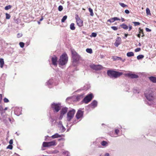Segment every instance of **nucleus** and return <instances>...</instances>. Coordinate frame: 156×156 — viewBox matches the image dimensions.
Listing matches in <instances>:
<instances>
[{
  "mask_svg": "<svg viewBox=\"0 0 156 156\" xmlns=\"http://www.w3.org/2000/svg\"><path fill=\"white\" fill-rule=\"evenodd\" d=\"M22 109L16 107L14 110V113L17 116H19L21 114Z\"/></svg>",
  "mask_w": 156,
  "mask_h": 156,
  "instance_id": "nucleus-12",
  "label": "nucleus"
},
{
  "mask_svg": "<svg viewBox=\"0 0 156 156\" xmlns=\"http://www.w3.org/2000/svg\"><path fill=\"white\" fill-rule=\"evenodd\" d=\"M97 35V34L96 33H94V32H93L91 34V37H96Z\"/></svg>",
  "mask_w": 156,
  "mask_h": 156,
  "instance_id": "nucleus-39",
  "label": "nucleus"
},
{
  "mask_svg": "<svg viewBox=\"0 0 156 156\" xmlns=\"http://www.w3.org/2000/svg\"><path fill=\"white\" fill-rule=\"evenodd\" d=\"M111 28L114 30H116L118 29L117 27L115 26H112Z\"/></svg>",
  "mask_w": 156,
  "mask_h": 156,
  "instance_id": "nucleus-45",
  "label": "nucleus"
},
{
  "mask_svg": "<svg viewBox=\"0 0 156 156\" xmlns=\"http://www.w3.org/2000/svg\"><path fill=\"white\" fill-rule=\"evenodd\" d=\"M23 34L22 33H18L17 35V37L18 38H20L22 37Z\"/></svg>",
  "mask_w": 156,
  "mask_h": 156,
  "instance_id": "nucleus-47",
  "label": "nucleus"
},
{
  "mask_svg": "<svg viewBox=\"0 0 156 156\" xmlns=\"http://www.w3.org/2000/svg\"><path fill=\"white\" fill-rule=\"evenodd\" d=\"M58 125L59 126V127H60L62 125V122L61 121H60L58 122Z\"/></svg>",
  "mask_w": 156,
  "mask_h": 156,
  "instance_id": "nucleus-57",
  "label": "nucleus"
},
{
  "mask_svg": "<svg viewBox=\"0 0 156 156\" xmlns=\"http://www.w3.org/2000/svg\"><path fill=\"white\" fill-rule=\"evenodd\" d=\"M150 80L154 83H156V77L154 76H151L149 77Z\"/></svg>",
  "mask_w": 156,
  "mask_h": 156,
  "instance_id": "nucleus-18",
  "label": "nucleus"
},
{
  "mask_svg": "<svg viewBox=\"0 0 156 156\" xmlns=\"http://www.w3.org/2000/svg\"><path fill=\"white\" fill-rule=\"evenodd\" d=\"M144 57V55H140L137 56V58L138 60L142 59Z\"/></svg>",
  "mask_w": 156,
  "mask_h": 156,
  "instance_id": "nucleus-31",
  "label": "nucleus"
},
{
  "mask_svg": "<svg viewBox=\"0 0 156 156\" xmlns=\"http://www.w3.org/2000/svg\"><path fill=\"white\" fill-rule=\"evenodd\" d=\"M75 112V110L74 109L69 111L67 114V120L70 121L73 118Z\"/></svg>",
  "mask_w": 156,
  "mask_h": 156,
  "instance_id": "nucleus-3",
  "label": "nucleus"
},
{
  "mask_svg": "<svg viewBox=\"0 0 156 156\" xmlns=\"http://www.w3.org/2000/svg\"><path fill=\"white\" fill-rule=\"evenodd\" d=\"M13 143V140L12 139L10 140L9 141V144H10L12 145V144Z\"/></svg>",
  "mask_w": 156,
  "mask_h": 156,
  "instance_id": "nucleus-56",
  "label": "nucleus"
},
{
  "mask_svg": "<svg viewBox=\"0 0 156 156\" xmlns=\"http://www.w3.org/2000/svg\"><path fill=\"white\" fill-rule=\"evenodd\" d=\"M83 97V94H80L78 95L76 97V99L77 101H79L80 99H81Z\"/></svg>",
  "mask_w": 156,
  "mask_h": 156,
  "instance_id": "nucleus-21",
  "label": "nucleus"
},
{
  "mask_svg": "<svg viewBox=\"0 0 156 156\" xmlns=\"http://www.w3.org/2000/svg\"><path fill=\"white\" fill-rule=\"evenodd\" d=\"M90 67L92 69L96 71L102 69V66L101 65H95L92 64L90 66Z\"/></svg>",
  "mask_w": 156,
  "mask_h": 156,
  "instance_id": "nucleus-9",
  "label": "nucleus"
},
{
  "mask_svg": "<svg viewBox=\"0 0 156 156\" xmlns=\"http://www.w3.org/2000/svg\"><path fill=\"white\" fill-rule=\"evenodd\" d=\"M128 27L129 28L128 30L129 31H130L132 28V26L130 24H129Z\"/></svg>",
  "mask_w": 156,
  "mask_h": 156,
  "instance_id": "nucleus-52",
  "label": "nucleus"
},
{
  "mask_svg": "<svg viewBox=\"0 0 156 156\" xmlns=\"http://www.w3.org/2000/svg\"><path fill=\"white\" fill-rule=\"evenodd\" d=\"M113 20V21H115L116 20H120V19L119 18H118L117 17H114V18H112Z\"/></svg>",
  "mask_w": 156,
  "mask_h": 156,
  "instance_id": "nucleus-49",
  "label": "nucleus"
},
{
  "mask_svg": "<svg viewBox=\"0 0 156 156\" xmlns=\"http://www.w3.org/2000/svg\"><path fill=\"white\" fill-rule=\"evenodd\" d=\"M63 9V7L62 5H60L58 7V10L59 11H62Z\"/></svg>",
  "mask_w": 156,
  "mask_h": 156,
  "instance_id": "nucleus-43",
  "label": "nucleus"
},
{
  "mask_svg": "<svg viewBox=\"0 0 156 156\" xmlns=\"http://www.w3.org/2000/svg\"><path fill=\"white\" fill-rule=\"evenodd\" d=\"M70 28L72 30H74L75 29L74 23H71L70 25Z\"/></svg>",
  "mask_w": 156,
  "mask_h": 156,
  "instance_id": "nucleus-26",
  "label": "nucleus"
},
{
  "mask_svg": "<svg viewBox=\"0 0 156 156\" xmlns=\"http://www.w3.org/2000/svg\"><path fill=\"white\" fill-rule=\"evenodd\" d=\"M121 20L122 22H124L125 21V19L122 18H121Z\"/></svg>",
  "mask_w": 156,
  "mask_h": 156,
  "instance_id": "nucleus-63",
  "label": "nucleus"
},
{
  "mask_svg": "<svg viewBox=\"0 0 156 156\" xmlns=\"http://www.w3.org/2000/svg\"><path fill=\"white\" fill-rule=\"evenodd\" d=\"M97 101L95 100H94L90 105V106L92 108H94L97 106Z\"/></svg>",
  "mask_w": 156,
  "mask_h": 156,
  "instance_id": "nucleus-15",
  "label": "nucleus"
},
{
  "mask_svg": "<svg viewBox=\"0 0 156 156\" xmlns=\"http://www.w3.org/2000/svg\"><path fill=\"white\" fill-rule=\"evenodd\" d=\"M76 22L77 25L80 27H81L83 25V21L78 17V15H76Z\"/></svg>",
  "mask_w": 156,
  "mask_h": 156,
  "instance_id": "nucleus-10",
  "label": "nucleus"
},
{
  "mask_svg": "<svg viewBox=\"0 0 156 156\" xmlns=\"http://www.w3.org/2000/svg\"><path fill=\"white\" fill-rule=\"evenodd\" d=\"M6 15V19H9L10 18V16L9 14L6 13L5 14Z\"/></svg>",
  "mask_w": 156,
  "mask_h": 156,
  "instance_id": "nucleus-37",
  "label": "nucleus"
},
{
  "mask_svg": "<svg viewBox=\"0 0 156 156\" xmlns=\"http://www.w3.org/2000/svg\"><path fill=\"white\" fill-rule=\"evenodd\" d=\"M141 50V48H137L135 50V51L136 52H137Z\"/></svg>",
  "mask_w": 156,
  "mask_h": 156,
  "instance_id": "nucleus-51",
  "label": "nucleus"
},
{
  "mask_svg": "<svg viewBox=\"0 0 156 156\" xmlns=\"http://www.w3.org/2000/svg\"><path fill=\"white\" fill-rule=\"evenodd\" d=\"M56 145V143L55 140L49 142H44L42 144V146L44 147H48L52 146H55Z\"/></svg>",
  "mask_w": 156,
  "mask_h": 156,
  "instance_id": "nucleus-5",
  "label": "nucleus"
},
{
  "mask_svg": "<svg viewBox=\"0 0 156 156\" xmlns=\"http://www.w3.org/2000/svg\"><path fill=\"white\" fill-rule=\"evenodd\" d=\"M114 60H122V58L119 57L115 56L114 58Z\"/></svg>",
  "mask_w": 156,
  "mask_h": 156,
  "instance_id": "nucleus-33",
  "label": "nucleus"
},
{
  "mask_svg": "<svg viewBox=\"0 0 156 156\" xmlns=\"http://www.w3.org/2000/svg\"><path fill=\"white\" fill-rule=\"evenodd\" d=\"M2 99V94H0V104L1 102V101Z\"/></svg>",
  "mask_w": 156,
  "mask_h": 156,
  "instance_id": "nucleus-59",
  "label": "nucleus"
},
{
  "mask_svg": "<svg viewBox=\"0 0 156 156\" xmlns=\"http://www.w3.org/2000/svg\"><path fill=\"white\" fill-rule=\"evenodd\" d=\"M133 23L134 24L135 26H137L140 24V23L139 22H133Z\"/></svg>",
  "mask_w": 156,
  "mask_h": 156,
  "instance_id": "nucleus-38",
  "label": "nucleus"
},
{
  "mask_svg": "<svg viewBox=\"0 0 156 156\" xmlns=\"http://www.w3.org/2000/svg\"><path fill=\"white\" fill-rule=\"evenodd\" d=\"M68 61V57L67 54L63 53L60 56V59L58 61V64L61 66L65 65L67 63Z\"/></svg>",
  "mask_w": 156,
  "mask_h": 156,
  "instance_id": "nucleus-2",
  "label": "nucleus"
},
{
  "mask_svg": "<svg viewBox=\"0 0 156 156\" xmlns=\"http://www.w3.org/2000/svg\"><path fill=\"white\" fill-rule=\"evenodd\" d=\"M125 12L126 13V14H128L129 13V11L128 10V9H126V10H125Z\"/></svg>",
  "mask_w": 156,
  "mask_h": 156,
  "instance_id": "nucleus-58",
  "label": "nucleus"
},
{
  "mask_svg": "<svg viewBox=\"0 0 156 156\" xmlns=\"http://www.w3.org/2000/svg\"><path fill=\"white\" fill-rule=\"evenodd\" d=\"M86 51L87 52L90 54H91L92 53V50L91 48H87L86 49Z\"/></svg>",
  "mask_w": 156,
  "mask_h": 156,
  "instance_id": "nucleus-29",
  "label": "nucleus"
},
{
  "mask_svg": "<svg viewBox=\"0 0 156 156\" xmlns=\"http://www.w3.org/2000/svg\"><path fill=\"white\" fill-rule=\"evenodd\" d=\"M11 7H12V6L9 5H7V6H6L5 8V10H8V9H10V8H11Z\"/></svg>",
  "mask_w": 156,
  "mask_h": 156,
  "instance_id": "nucleus-35",
  "label": "nucleus"
},
{
  "mask_svg": "<svg viewBox=\"0 0 156 156\" xmlns=\"http://www.w3.org/2000/svg\"><path fill=\"white\" fill-rule=\"evenodd\" d=\"M145 30L147 32H151V30L148 28H146Z\"/></svg>",
  "mask_w": 156,
  "mask_h": 156,
  "instance_id": "nucleus-55",
  "label": "nucleus"
},
{
  "mask_svg": "<svg viewBox=\"0 0 156 156\" xmlns=\"http://www.w3.org/2000/svg\"><path fill=\"white\" fill-rule=\"evenodd\" d=\"M67 17V16L65 15L62 17V19L61 20V22L62 23H64L65 22V21L66 20Z\"/></svg>",
  "mask_w": 156,
  "mask_h": 156,
  "instance_id": "nucleus-30",
  "label": "nucleus"
},
{
  "mask_svg": "<svg viewBox=\"0 0 156 156\" xmlns=\"http://www.w3.org/2000/svg\"><path fill=\"white\" fill-rule=\"evenodd\" d=\"M145 95L147 99L149 101H152L154 99L153 94L152 92H150L147 94L145 93Z\"/></svg>",
  "mask_w": 156,
  "mask_h": 156,
  "instance_id": "nucleus-8",
  "label": "nucleus"
},
{
  "mask_svg": "<svg viewBox=\"0 0 156 156\" xmlns=\"http://www.w3.org/2000/svg\"><path fill=\"white\" fill-rule=\"evenodd\" d=\"M126 55L128 57H130L133 56L134 54L133 52H129L127 53Z\"/></svg>",
  "mask_w": 156,
  "mask_h": 156,
  "instance_id": "nucleus-25",
  "label": "nucleus"
},
{
  "mask_svg": "<svg viewBox=\"0 0 156 156\" xmlns=\"http://www.w3.org/2000/svg\"><path fill=\"white\" fill-rule=\"evenodd\" d=\"M146 12L147 15H151L150 11L148 8H147L146 9Z\"/></svg>",
  "mask_w": 156,
  "mask_h": 156,
  "instance_id": "nucleus-32",
  "label": "nucleus"
},
{
  "mask_svg": "<svg viewBox=\"0 0 156 156\" xmlns=\"http://www.w3.org/2000/svg\"><path fill=\"white\" fill-rule=\"evenodd\" d=\"M60 128L61 129V130L62 132H64L66 130V129L63 126V125H62V126H61Z\"/></svg>",
  "mask_w": 156,
  "mask_h": 156,
  "instance_id": "nucleus-36",
  "label": "nucleus"
},
{
  "mask_svg": "<svg viewBox=\"0 0 156 156\" xmlns=\"http://www.w3.org/2000/svg\"><path fill=\"white\" fill-rule=\"evenodd\" d=\"M4 113H0V114H1L0 116L2 118V120H3L4 121V119L5 118L6 116V113H5V111L4 112Z\"/></svg>",
  "mask_w": 156,
  "mask_h": 156,
  "instance_id": "nucleus-20",
  "label": "nucleus"
},
{
  "mask_svg": "<svg viewBox=\"0 0 156 156\" xmlns=\"http://www.w3.org/2000/svg\"><path fill=\"white\" fill-rule=\"evenodd\" d=\"M63 153H64V154H66L67 155V156H69V152L67 151H65L64 152H63Z\"/></svg>",
  "mask_w": 156,
  "mask_h": 156,
  "instance_id": "nucleus-46",
  "label": "nucleus"
},
{
  "mask_svg": "<svg viewBox=\"0 0 156 156\" xmlns=\"http://www.w3.org/2000/svg\"><path fill=\"white\" fill-rule=\"evenodd\" d=\"M58 60L57 57L55 55H54L53 57L51 58V60L52 64L53 65L56 66L57 65V61Z\"/></svg>",
  "mask_w": 156,
  "mask_h": 156,
  "instance_id": "nucleus-14",
  "label": "nucleus"
},
{
  "mask_svg": "<svg viewBox=\"0 0 156 156\" xmlns=\"http://www.w3.org/2000/svg\"><path fill=\"white\" fill-rule=\"evenodd\" d=\"M20 46L21 48H23L24 46V43L23 42H20L19 43Z\"/></svg>",
  "mask_w": 156,
  "mask_h": 156,
  "instance_id": "nucleus-41",
  "label": "nucleus"
},
{
  "mask_svg": "<svg viewBox=\"0 0 156 156\" xmlns=\"http://www.w3.org/2000/svg\"><path fill=\"white\" fill-rule=\"evenodd\" d=\"M101 145L104 146H107L108 143L106 141H103L101 143Z\"/></svg>",
  "mask_w": 156,
  "mask_h": 156,
  "instance_id": "nucleus-28",
  "label": "nucleus"
},
{
  "mask_svg": "<svg viewBox=\"0 0 156 156\" xmlns=\"http://www.w3.org/2000/svg\"><path fill=\"white\" fill-rule=\"evenodd\" d=\"M60 103H53L51 104V108L54 110V112H57L59 111L60 109Z\"/></svg>",
  "mask_w": 156,
  "mask_h": 156,
  "instance_id": "nucleus-4",
  "label": "nucleus"
},
{
  "mask_svg": "<svg viewBox=\"0 0 156 156\" xmlns=\"http://www.w3.org/2000/svg\"><path fill=\"white\" fill-rule=\"evenodd\" d=\"M62 136H63L62 135H59L58 133H56L55 134H54V135H53L51 136V137L53 139H55V138H58V137H61Z\"/></svg>",
  "mask_w": 156,
  "mask_h": 156,
  "instance_id": "nucleus-19",
  "label": "nucleus"
},
{
  "mask_svg": "<svg viewBox=\"0 0 156 156\" xmlns=\"http://www.w3.org/2000/svg\"><path fill=\"white\" fill-rule=\"evenodd\" d=\"M13 146L12 145H9L6 147L7 149H9L10 150H12V149Z\"/></svg>",
  "mask_w": 156,
  "mask_h": 156,
  "instance_id": "nucleus-44",
  "label": "nucleus"
},
{
  "mask_svg": "<svg viewBox=\"0 0 156 156\" xmlns=\"http://www.w3.org/2000/svg\"><path fill=\"white\" fill-rule=\"evenodd\" d=\"M63 115H63L62 114L60 113V116L59 117V119L60 120L62 119L63 118Z\"/></svg>",
  "mask_w": 156,
  "mask_h": 156,
  "instance_id": "nucleus-54",
  "label": "nucleus"
},
{
  "mask_svg": "<svg viewBox=\"0 0 156 156\" xmlns=\"http://www.w3.org/2000/svg\"><path fill=\"white\" fill-rule=\"evenodd\" d=\"M4 63L3 59L0 58V66L1 68L3 67Z\"/></svg>",
  "mask_w": 156,
  "mask_h": 156,
  "instance_id": "nucleus-23",
  "label": "nucleus"
},
{
  "mask_svg": "<svg viewBox=\"0 0 156 156\" xmlns=\"http://www.w3.org/2000/svg\"><path fill=\"white\" fill-rule=\"evenodd\" d=\"M121 39L119 37H118L117 38L116 41L114 43L115 45L118 47L119 45L121 43Z\"/></svg>",
  "mask_w": 156,
  "mask_h": 156,
  "instance_id": "nucleus-13",
  "label": "nucleus"
},
{
  "mask_svg": "<svg viewBox=\"0 0 156 156\" xmlns=\"http://www.w3.org/2000/svg\"><path fill=\"white\" fill-rule=\"evenodd\" d=\"M107 74L110 78L115 79L122 75L123 73L119 71L109 70L107 71Z\"/></svg>",
  "mask_w": 156,
  "mask_h": 156,
  "instance_id": "nucleus-1",
  "label": "nucleus"
},
{
  "mask_svg": "<svg viewBox=\"0 0 156 156\" xmlns=\"http://www.w3.org/2000/svg\"><path fill=\"white\" fill-rule=\"evenodd\" d=\"M83 112L80 110H79L76 115L77 119H79L83 116Z\"/></svg>",
  "mask_w": 156,
  "mask_h": 156,
  "instance_id": "nucleus-11",
  "label": "nucleus"
},
{
  "mask_svg": "<svg viewBox=\"0 0 156 156\" xmlns=\"http://www.w3.org/2000/svg\"><path fill=\"white\" fill-rule=\"evenodd\" d=\"M115 133L116 134L118 135L119 132V130L118 129H115Z\"/></svg>",
  "mask_w": 156,
  "mask_h": 156,
  "instance_id": "nucleus-53",
  "label": "nucleus"
},
{
  "mask_svg": "<svg viewBox=\"0 0 156 156\" xmlns=\"http://www.w3.org/2000/svg\"><path fill=\"white\" fill-rule=\"evenodd\" d=\"M49 119L50 120V121L51 122V123L52 124L53 122L54 121L55 119L51 116L49 117Z\"/></svg>",
  "mask_w": 156,
  "mask_h": 156,
  "instance_id": "nucleus-42",
  "label": "nucleus"
},
{
  "mask_svg": "<svg viewBox=\"0 0 156 156\" xmlns=\"http://www.w3.org/2000/svg\"><path fill=\"white\" fill-rule=\"evenodd\" d=\"M137 36L138 37L140 38V33L138 34L137 35Z\"/></svg>",
  "mask_w": 156,
  "mask_h": 156,
  "instance_id": "nucleus-62",
  "label": "nucleus"
},
{
  "mask_svg": "<svg viewBox=\"0 0 156 156\" xmlns=\"http://www.w3.org/2000/svg\"><path fill=\"white\" fill-rule=\"evenodd\" d=\"M89 11L90 12V15L91 16H93L94 15V13L93 12V10L90 8H89Z\"/></svg>",
  "mask_w": 156,
  "mask_h": 156,
  "instance_id": "nucleus-34",
  "label": "nucleus"
},
{
  "mask_svg": "<svg viewBox=\"0 0 156 156\" xmlns=\"http://www.w3.org/2000/svg\"><path fill=\"white\" fill-rule=\"evenodd\" d=\"M53 80L51 79L49 80L48 82L46 83L47 84V85H51L53 83Z\"/></svg>",
  "mask_w": 156,
  "mask_h": 156,
  "instance_id": "nucleus-27",
  "label": "nucleus"
},
{
  "mask_svg": "<svg viewBox=\"0 0 156 156\" xmlns=\"http://www.w3.org/2000/svg\"><path fill=\"white\" fill-rule=\"evenodd\" d=\"M68 108L66 107L62 108L60 111V113L64 115L67 112Z\"/></svg>",
  "mask_w": 156,
  "mask_h": 156,
  "instance_id": "nucleus-17",
  "label": "nucleus"
},
{
  "mask_svg": "<svg viewBox=\"0 0 156 156\" xmlns=\"http://www.w3.org/2000/svg\"><path fill=\"white\" fill-rule=\"evenodd\" d=\"M93 98V94L90 93L87 95L83 99V101L86 104H87L91 101Z\"/></svg>",
  "mask_w": 156,
  "mask_h": 156,
  "instance_id": "nucleus-7",
  "label": "nucleus"
},
{
  "mask_svg": "<svg viewBox=\"0 0 156 156\" xmlns=\"http://www.w3.org/2000/svg\"><path fill=\"white\" fill-rule=\"evenodd\" d=\"M128 34H124L125 37H124V38H125L127 37V36H128Z\"/></svg>",
  "mask_w": 156,
  "mask_h": 156,
  "instance_id": "nucleus-61",
  "label": "nucleus"
},
{
  "mask_svg": "<svg viewBox=\"0 0 156 156\" xmlns=\"http://www.w3.org/2000/svg\"><path fill=\"white\" fill-rule=\"evenodd\" d=\"M120 26L124 30H127L128 29V26L124 23H123L120 25Z\"/></svg>",
  "mask_w": 156,
  "mask_h": 156,
  "instance_id": "nucleus-22",
  "label": "nucleus"
},
{
  "mask_svg": "<svg viewBox=\"0 0 156 156\" xmlns=\"http://www.w3.org/2000/svg\"><path fill=\"white\" fill-rule=\"evenodd\" d=\"M105 156H110V155L108 153H106L105 154Z\"/></svg>",
  "mask_w": 156,
  "mask_h": 156,
  "instance_id": "nucleus-60",
  "label": "nucleus"
},
{
  "mask_svg": "<svg viewBox=\"0 0 156 156\" xmlns=\"http://www.w3.org/2000/svg\"><path fill=\"white\" fill-rule=\"evenodd\" d=\"M127 75L132 79L137 78L138 77V76L135 74L128 73L127 74Z\"/></svg>",
  "mask_w": 156,
  "mask_h": 156,
  "instance_id": "nucleus-16",
  "label": "nucleus"
},
{
  "mask_svg": "<svg viewBox=\"0 0 156 156\" xmlns=\"http://www.w3.org/2000/svg\"><path fill=\"white\" fill-rule=\"evenodd\" d=\"M119 4L122 7H125L127 6V5L125 4L124 3H120Z\"/></svg>",
  "mask_w": 156,
  "mask_h": 156,
  "instance_id": "nucleus-40",
  "label": "nucleus"
},
{
  "mask_svg": "<svg viewBox=\"0 0 156 156\" xmlns=\"http://www.w3.org/2000/svg\"><path fill=\"white\" fill-rule=\"evenodd\" d=\"M108 22H109L110 23H113L114 21H113V18H110V19L108 20H107Z\"/></svg>",
  "mask_w": 156,
  "mask_h": 156,
  "instance_id": "nucleus-50",
  "label": "nucleus"
},
{
  "mask_svg": "<svg viewBox=\"0 0 156 156\" xmlns=\"http://www.w3.org/2000/svg\"><path fill=\"white\" fill-rule=\"evenodd\" d=\"M43 147H43V146H42V147H41V150H42V151H44V150H45V149H44L43 148Z\"/></svg>",
  "mask_w": 156,
  "mask_h": 156,
  "instance_id": "nucleus-64",
  "label": "nucleus"
},
{
  "mask_svg": "<svg viewBox=\"0 0 156 156\" xmlns=\"http://www.w3.org/2000/svg\"><path fill=\"white\" fill-rule=\"evenodd\" d=\"M72 57L73 62L76 63L79 60L80 57L76 51H72Z\"/></svg>",
  "mask_w": 156,
  "mask_h": 156,
  "instance_id": "nucleus-6",
  "label": "nucleus"
},
{
  "mask_svg": "<svg viewBox=\"0 0 156 156\" xmlns=\"http://www.w3.org/2000/svg\"><path fill=\"white\" fill-rule=\"evenodd\" d=\"M139 33H141L142 35L141 37H143L144 36V33L143 30L142 29H141L140 27L139 28Z\"/></svg>",
  "mask_w": 156,
  "mask_h": 156,
  "instance_id": "nucleus-24",
  "label": "nucleus"
},
{
  "mask_svg": "<svg viewBox=\"0 0 156 156\" xmlns=\"http://www.w3.org/2000/svg\"><path fill=\"white\" fill-rule=\"evenodd\" d=\"M3 100H4V102L5 103H8L9 101V100L8 99H7L6 98H5Z\"/></svg>",
  "mask_w": 156,
  "mask_h": 156,
  "instance_id": "nucleus-48",
  "label": "nucleus"
}]
</instances>
